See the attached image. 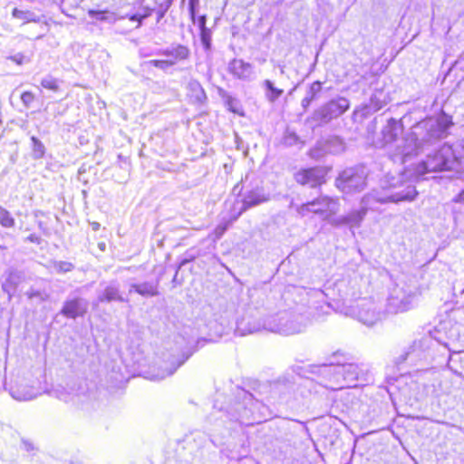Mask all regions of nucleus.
<instances>
[{"label": "nucleus", "mask_w": 464, "mask_h": 464, "mask_svg": "<svg viewBox=\"0 0 464 464\" xmlns=\"http://www.w3.org/2000/svg\"><path fill=\"white\" fill-rule=\"evenodd\" d=\"M331 170L329 166L303 167L295 171L293 179L298 186L320 189L326 184Z\"/></svg>", "instance_id": "1"}, {"label": "nucleus", "mask_w": 464, "mask_h": 464, "mask_svg": "<svg viewBox=\"0 0 464 464\" xmlns=\"http://www.w3.org/2000/svg\"><path fill=\"white\" fill-rule=\"evenodd\" d=\"M338 205L336 199L329 196H319L310 201L301 204L297 212L301 216H305L309 213L318 215L324 218H329L335 215L336 211L332 209V207Z\"/></svg>", "instance_id": "2"}, {"label": "nucleus", "mask_w": 464, "mask_h": 464, "mask_svg": "<svg viewBox=\"0 0 464 464\" xmlns=\"http://www.w3.org/2000/svg\"><path fill=\"white\" fill-rule=\"evenodd\" d=\"M160 53L166 56V59L150 60L149 63L153 67L165 70L187 60L189 57L190 52L187 46L178 44L160 51Z\"/></svg>", "instance_id": "3"}, {"label": "nucleus", "mask_w": 464, "mask_h": 464, "mask_svg": "<svg viewBox=\"0 0 464 464\" xmlns=\"http://www.w3.org/2000/svg\"><path fill=\"white\" fill-rule=\"evenodd\" d=\"M268 200L269 198L260 189L250 190L244 198L241 208L231 217L230 221L237 220L248 208L265 203Z\"/></svg>", "instance_id": "4"}, {"label": "nucleus", "mask_w": 464, "mask_h": 464, "mask_svg": "<svg viewBox=\"0 0 464 464\" xmlns=\"http://www.w3.org/2000/svg\"><path fill=\"white\" fill-rule=\"evenodd\" d=\"M403 132V125L401 121L390 119L382 130V141L383 144H392L398 140Z\"/></svg>", "instance_id": "5"}, {"label": "nucleus", "mask_w": 464, "mask_h": 464, "mask_svg": "<svg viewBox=\"0 0 464 464\" xmlns=\"http://www.w3.org/2000/svg\"><path fill=\"white\" fill-rule=\"evenodd\" d=\"M452 158L447 159L441 165L443 170L464 169V140L453 150Z\"/></svg>", "instance_id": "6"}, {"label": "nucleus", "mask_w": 464, "mask_h": 464, "mask_svg": "<svg viewBox=\"0 0 464 464\" xmlns=\"http://www.w3.org/2000/svg\"><path fill=\"white\" fill-rule=\"evenodd\" d=\"M61 313L68 318L74 319L82 316L86 313V308L81 304L79 299L74 298L64 302Z\"/></svg>", "instance_id": "7"}, {"label": "nucleus", "mask_w": 464, "mask_h": 464, "mask_svg": "<svg viewBox=\"0 0 464 464\" xmlns=\"http://www.w3.org/2000/svg\"><path fill=\"white\" fill-rule=\"evenodd\" d=\"M322 91V83L319 81L314 82L308 91V95L302 100V106L307 109L311 103L316 100Z\"/></svg>", "instance_id": "8"}, {"label": "nucleus", "mask_w": 464, "mask_h": 464, "mask_svg": "<svg viewBox=\"0 0 464 464\" xmlns=\"http://www.w3.org/2000/svg\"><path fill=\"white\" fill-rule=\"evenodd\" d=\"M249 65L242 60H233L229 65V71L232 74L241 78L248 72Z\"/></svg>", "instance_id": "9"}, {"label": "nucleus", "mask_w": 464, "mask_h": 464, "mask_svg": "<svg viewBox=\"0 0 464 464\" xmlns=\"http://www.w3.org/2000/svg\"><path fill=\"white\" fill-rule=\"evenodd\" d=\"M134 289L141 295L153 296L158 294L157 286L148 283L135 285Z\"/></svg>", "instance_id": "10"}, {"label": "nucleus", "mask_w": 464, "mask_h": 464, "mask_svg": "<svg viewBox=\"0 0 464 464\" xmlns=\"http://www.w3.org/2000/svg\"><path fill=\"white\" fill-rule=\"evenodd\" d=\"M15 224L12 214L5 208L0 206V225L4 227L10 228Z\"/></svg>", "instance_id": "11"}, {"label": "nucleus", "mask_w": 464, "mask_h": 464, "mask_svg": "<svg viewBox=\"0 0 464 464\" xmlns=\"http://www.w3.org/2000/svg\"><path fill=\"white\" fill-rule=\"evenodd\" d=\"M13 17L21 20L23 23L35 22L36 20L33 17V14L27 10H21L14 8L12 11Z\"/></svg>", "instance_id": "12"}, {"label": "nucleus", "mask_w": 464, "mask_h": 464, "mask_svg": "<svg viewBox=\"0 0 464 464\" xmlns=\"http://www.w3.org/2000/svg\"><path fill=\"white\" fill-rule=\"evenodd\" d=\"M116 300H121V298L117 289L111 286L105 288L102 295L100 297V301L102 302H111Z\"/></svg>", "instance_id": "13"}, {"label": "nucleus", "mask_w": 464, "mask_h": 464, "mask_svg": "<svg viewBox=\"0 0 464 464\" xmlns=\"http://www.w3.org/2000/svg\"><path fill=\"white\" fill-rule=\"evenodd\" d=\"M33 151L35 158H42L45 153V148L44 144L35 137H32Z\"/></svg>", "instance_id": "14"}, {"label": "nucleus", "mask_w": 464, "mask_h": 464, "mask_svg": "<svg viewBox=\"0 0 464 464\" xmlns=\"http://www.w3.org/2000/svg\"><path fill=\"white\" fill-rule=\"evenodd\" d=\"M265 86L270 92V94L268 96L270 101L276 100L283 93V90L275 87L274 84L269 80H266L265 82Z\"/></svg>", "instance_id": "15"}, {"label": "nucleus", "mask_w": 464, "mask_h": 464, "mask_svg": "<svg viewBox=\"0 0 464 464\" xmlns=\"http://www.w3.org/2000/svg\"><path fill=\"white\" fill-rule=\"evenodd\" d=\"M41 85L43 88L53 92H57L59 90V82L54 78L43 79L41 81Z\"/></svg>", "instance_id": "16"}, {"label": "nucleus", "mask_w": 464, "mask_h": 464, "mask_svg": "<svg viewBox=\"0 0 464 464\" xmlns=\"http://www.w3.org/2000/svg\"><path fill=\"white\" fill-rule=\"evenodd\" d=\"M54 268L58 273H67L73 269V265L67 261H59L54 264Z\"/></svg>", "instance_id": "17"}, {"label": "nucleus", "mask_w": 464, "mask_h": 464, "mask_svg": "<svg viewBox=\"0 0 464 464\" xmlns=\"http://www.w3.org/2000/svg\"><path fill=\"white\" fill-rule=\"evenodd\" d=\"M108 11L107 10H93L91 9L88 11V14L100 21H104L108 18Z\"/></svg>", "instance_id": "18"}, {"label": "nucleus", "mask_w": 464, "mask_h": 464, "mask_svg": "<svg viewBox=\"0 0 464 464\" xmlns=\"http://www.w3.org/2000/svg\"><path fill=\"white\" fill-rule=\"evenodd\" d=\"M35 100L34 94L30 91H25L21 94V101L25 106H30Z\"/></svg>", "instance_id": "19"}, {"label": "nucleus", "mask_w": 464, "mask_h": 464, "mask_svg": "<svg viewBox=\"0 0 464 464\" xmlns=\"http://www.w3.org/2000/svg\"><path fill=\"white\" fill-rule=\"evenodd\" d=\"M417 192L414 191L411 195H403V196H392L388 198V201L391 202H399V201H411L415 198Z\"/></svg>", "instance_id": "20"}, {"label": "nucleus", "mask_w": 464, "mask_h": 464, "mask_svg": "<svg viewBox=\"0 0 464 464\" xmlns=\"http://www.w3.org/2000/svg\"><path fill=\"white\" fill-rule=\"evenodd\" d=\"M9 60H11L18 65H22L26 61V58L24 53H18L14 55H11L9 57Z\"/></svg>", "instance_id": "21"}, {"label": "nucleus", "mask_w": 464, "mask_h": 464, "mask_svg": "<svg viewBox=\"0 0 464 464\" xmlns=\"http://www.w3.org/2000/svg\"><path fill=\"white\" fill-rule=\"evenodd\" d=\"M150 15V12H145L142 14H135L129 16V19L133 22H137L138 25H140L142 20Z\"/></svg>", "instance_id": "22"}, {"label": "nucleus", "mask_w": 464, "mask_h": 464, "mask_svg": "<svg viewBox=\"0 0 464 464\" xmlns=\"http://www.w3.org/2000/svg\"><path fill=\"white\" fill-rule=\"evenodd\" d=\"M316 115L323 120H330L332 117L330 115V111L326 108H323L317 111Z\"/></svg>", "instance_id": "23"}, {"label": "nucleus", "mask_w": 464, "mask_h": 464, "mask_svg": "<svg viewBox=\"0 0 464 464\" xmlns=\"http://www.w3.org/2000/svg\"><path fill=\"white\" fill-rule=\"evenodd\" d=\"M198 0H189V12L191 14L192 19L195 17V9L196 5H198Z\"/></svg>", "instance_id": "24"}, {"label": "nucleus", "mask_w": 464, "mask_h": 464, "mask_svg": "<svg viewBox=\"0 0 464 464\" xmlns=\"http://www.w3.org/2000/svg\"><path fill=\"white\" fill-rule=\"evenodd\" d=\"M27 240H29L30 242H33V243H36V244H39L41 241L40 237L35 234L30 235L27 237Z\"/></svg>", "instance_id": "25"}, {"label": "nucleus", "mask_w": 464, "mask_h": 464, "mask_svg": "<svg viewBox=\"0 0 464 464\" xmlns=\"http://www.w3.org/2000/svg\"><path fill=\"white\" fill-rule=\"evenodd\" d=\"M366 214V209H361L359 211H357L354 216L358 217L360 219H362L363 218V216Z\"/></svg>", "instance_id": "26"}, {"label": "nucleus", "mask_w": 464, "mask_h": 464, "mask_svg": "<svg viewBox=\"0 0 464 464\" xmlns=\"http://www.w3.org/2000/svg\"><path fill=\"white\" fill-rule=\"evenodd\" d=\"M227 225H223V226L219 227H218V229H219V234H220V235H221V234H223V233L227 230Z\"/></svg>", "instance_id": "27"}, {"label": "nucleus", "mask_w": 464, "mask_h": 464, "mask_svg": "<svg viewBox=\"0 0 464 464\" xmlns=\"http://www.w3.org/2000/svg\"><path fill=\"white\" fill-rule=\"evenodd\" d=\"M6 247L4 246H0V249H5Z\"/></svg>", "instance_id": "28"}]
</instances>
